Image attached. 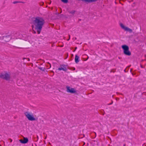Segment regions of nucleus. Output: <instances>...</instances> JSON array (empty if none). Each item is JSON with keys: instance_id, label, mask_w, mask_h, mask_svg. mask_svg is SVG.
<instances>
[{"instance_id": "1", "label": "nucleus", "mask_w": 146, "mask_h": 146, "mask_svg": "<svg viewBox=\"0 0 146 146\" xmlns=\"http://www.w3.org/2000/svg\"><path fill=\"white\" fill-rule=\"evenodd\" d=\"M33 22L34 25L33 26V28L34 27L38 34H39L42 30V26L45 23V21L42 17H36L33 18Z\"/></svg>"}, {"instance_id": "2", "label": "nucleus", "mask_w": 146, "mask_h": 146, "mask_svg": "<svg viewBox=\"0 0 146 146\" xmlns=\"http://www.w3.org/2000/svg\"><path fill=\"white\" fill-rule=\"evenodd\" d=\"M122 48L123 50V52L126 55L130 56L131 55V53L129 50V48L126 45H123L122 46Z\"/></svg>"}, {"instance_id": "3", "label": "nucleus", "mask_w": 146, "mask_h": 146, "mask_svg": "<svg viewBox=\"0 0 146 146\" xmlns=\"http://www.w3.org/2000/svg\"><path fill=\"white\" fill-rule=\"evenodd\" d=\"M25 116L29 120L33 121L36 120V119L34 117L32 113L27 112L25 113Z\"/></svg>"}, {"instance_id": "4", "label": "nucleus", "mask_w": 146, "mask_h": 146, "mask_svg": "<svg viewBox=\"0 0 146 146\" xmlns=\"http://www.w3.org/2000/svg\"><path fill=\"white\" fill-rule=\"evenodd\" d=\"M0 78L6 80H8L10 78V75L7 73H2L0 75Z\"/></svg>"}, {"instance_id": "5", "label": "nucleus", "mask_w": 146, "mask_h": 146, "mask_svg": "<svg viewBox=\"0 0 146 146\" xmlns=\"http://www.w3.org/2000/svg\"><path fill=\"white\" fill-rule=\"evenodd\" d=\"M120 25L121 28L125 31H128L130 33L132 32V30L131 29L125 26L122 23H120Z\"/></svg>"}, {"instance_id": "6", "label": "nucleus", "mask_w": 146, "mask_h": 146, "mask_svg": "<svg viewBox=\"0 0 146 146\" xmlns=\"http://www.w3.org/2000/svg\"><path fill=\"white\" fill-rule=\"evenodd\" d=\"M66 91L68 92L71 93H74L76 92L75 90L73 88L70 87L68 86L66 87Z\"/></svg>"}, {"instance_id": "7", "label": "nucleus", "mask_w": 146, "mask_h": 146, "mask_svg": "<svg viewBox=\"0 0 146 146\" xmlns=\"http://www.w3.org/2000/svg\"><path fill=\"white\" fill-rule=\"evenodd\" d=\"M67 70V66L64 64L60 65V67L58 69V70H62L65 72Z\"/></svg>"}, {"instance_id": "8", "label": "nucleus", "mask_w": 146, "mask_h": 146, "mask_svg": "<svg viewBox=\"0 0 146 146\" xmlns=\"http://www.w3.org/2000/svg\"><path fill=\"white\" fill-rule=\"evenodd\" d=\"M20 142L23 144H25L27 143L28 141V139L27 137H23V139L20 140Z\"/></svg>"}, {"instance_id": "9", "label": "nucleus", "mask_w": 146, "mask_h": 146, "mask_svg": "<svg viewBox=\"0 0 146 146\" xmlns=\"http://www.w3.org/2000/svg\"><path fill=\"white\" fill-rule=\"evenodd\" d=\"M0 39H3L5 42H8L10 39L11 38L10 37V36L9 35L5 37H2Z\"/></svg>"}, {"instance_id": "10", "label": "nucleus", "mask_w": 146, "mask_h": 146, "mask_svg": "<svg viewBox=\"0 0 146 146\" xmlns=\"http://www.w3.org/2000/svg\"><path fill=\"white\" fill-rule=\"evenodd\" d=\"M79 56H78L77 55H75V62L76 63H78L79 61Z\"/></svg>"}, {"instance_id": "11", "label": "nucleus", "mask_w": 146, "mask_h": 146, "mask_svg": "<svg viewBox=\"0 0 146 146\" xmlns=\"http://www.w3.org/2000/svg\"><path fill=\"white\" fill-rule=\"evenodd\" d=\"M83 1L88 3H91L96 1V0H82Z\"/></svg>"}, {"instance_id": "12", "label": "nucleus", "mask_w": 146, "mask_h": 146, "mask_svg": "<svg viewBox=\"0 0 146 146\" xmlns=\"http://www.w3.org/2000/svg\"><path fill=\"white\" fill-rule=\"evenodd\" d=\"M38 68H39V69H40V70H41L43 71H44L45 70V68H44L39 67H38Z\"/></svg>"}, {"instance_id": "13", "label": "nucleus", "mask_w": 146, "mask_h": 146, "mask_svg": "<svg viewBox=\"0 0 146 146\" xmlns=\"http://www.w3.org/2000/svg\"><path fill=\"white\" fill-rule=\"evenodd\" d=\"M75 11L74 10H72L71 11H68V12L69 13L72 14H73L75 12Z\"/></svg>"}, {"instance_id": "14", "label": "nucleus", "mask_w": 146, "mask_h": 146, "mask_svg": "<svg viewBox=\"0 0 146 146\" xmlns=\"http://www.w3.org/2000/svg\"><path fill=\"white\" fill-rule=\"evenodd\" d=\"M61 1L64 3H66L68 2V0H61Z\"/></svg>"}, {"instance_id": "15", "label": "nucleus", "mask_w": 146, "mask_h": 146, "mask_svg": "<svg viewBox=\"0 0 146 146\" xmlns=\"http://www.w3.org/2000/svg\"><path fill=\"white\" fill-rule=\"evenodd\" d=\"M20 2L17 1H14L13 2V3L14 4H16L19 3H20Z\"/></svg>"}, {"instance_id": "16", "label": "nucleus", "mask_w": 146, "mask_h": 146, "mask_svg": "<svg viewBox=\"0 0 146 146\" xmlns=\"http://www.w3.org/2000/svg\"><path fill=\"white\" fill-rule=\"evenodd\" d=\"M113 101H112L111 102V103H110V104H108V105H111V104H113Z\"/></svg>"}, {"instance_id": "17", "label": "nucleus", "mask_w": 146, "mask_h": 146, "mask_svg": "<svg viewBox=\"0 0 146 146\" xmlns=\"http://www.w3.org/2000/svg\"><path fill=\"white\" fill-rule=\"evenodd\" d=\"M116 100H119V98H116Z\"/></svg>"}, {"instance_id": "18", "label": "nucleus", "mask_w": 146, "mask_h": 146, "mask_svg": "<svg viewBox=\"0 0 146 146\" xmlns=\"http://www.w3.org/2000/svg\"><path fill=\"white\" fill-rule=\"evenodd\" d=\"M9 140L10 141V142H11L12 141V139H9Z\"/></svg>"}, {"instance_id": "19", "label": "nucleus", "mask_w": 146, "mask_h": 146, "mask_svg": "<svg viewBox=\"0 0 146 146\" xmlns=\"http://www.w3.org/2000/svg\"><path fill=\"white\" fill-rule=\"evenodd\" d=\"M34 33H36V32H35V31H34Z\"/></svg>"}, {"instance_id": "20", "label": "nucleus", "mask_w": 146, "mask_h": 146, "mask_svg": "<svg viewBox=\"0 0 146 146\" xmlns=\"http://www.w3.org/2000/svg\"><path fill=\"white\" fill-rule=\"evenodd\" d=\"M69 38H70V35H69Z\"/></svg>"}, {"instance_id": "21", "label": "nucleus", "mask_w": 146, "mask_h": 146, "mask_svg": "<svg viewBox=\"0 0 146 146\" xmlns=\"http://www.w3.org/2000/svg\"><path fill=\"white\" fill-rule=\"evenodd\" d=\"M77 48V47H75V50H76V49Z\"/></svg>"}, {"instance_id": "22", "label": "nucleus", "mask_w": 146, "mask_h": 146, "mask_svg": "<svg viewBox=\"0 0 146 146\" xmlns=\"http://www.w3.org/2000/svg\"><path fill=\"white\" fill-rule=\"evenodd\" d=\"M48 63L50 64V67H51V65H50V64L49 63Z\"/></svg>"}, {"instance_id": "23", "label": "nucleus", "mask_w": 146, "mask_h": 146, "mask_svg": "<svg viewBox=\"0 0 146 146\" xmlns=\"http://www.w3.org/2000/svg\"><path fill=\"white\" fill-rule=\"evenodd\" d=\"M46 137H45V139H46Z\"/></svg>"}, {"instance_id": "24", "label": "nucleus", "mask_w": 146, "mask_h": 146, "mask_svg": "<svg viewBox=\"0 0 146 146\" xmlns=\"http://www.w3.org/2000/svg\"><path fill=\"white\" fill-rule=\"evenodd\" d=\"M131 71H132V69H131V70H130V72H131Z\"/></svg>"}, {"instance_id": "25", "label": "nucleus", "mask_w": 146, "mask_h": 146, "mask_svg": "<svg viewBox=\"0 0 146 146\" xmlns=\"http://www.w3.org/2000/svg\"><path fill=\"white\" fill-rule=\"evenodd\" d=\"M63 45L61 46H60V47H63Z\"/></svg>"}, {"instance_id": "26", "label": "nucleus", "mask_w": 146, "mask_h": 146, "mask_svg": "<svg viewBox=\"0 0 146 146\" xmlns=\"http://www.w3.org/2000/svg\"><path fill=\"white\" fill-rule=\"evenodd\" d=\"M28 60H29H29H30V59H29V58H28Z\"/></svg>"}, {"instance_id": "27", "label": "nucleus", "mask_w": 146, "mask_h": 146, "mask_svg": "<svg viewBox=\"0 0 146 146\" xmlns=\"http://www.w3.org/2000/svg\"><path fill=\"white\" fill-rule=\"evenodd\" d=\"M132 75H134V74L133 73H132Z\"/></svg>"}, {"instance_id": "28", "label": "nucleus", "mask_w": 146, "mask_h": 146, "mask_svg": "<svg viewBox=\"0 0 146 146\" xmlns=\"http://www.w3.org/2000/svg\"><path fill=\"white\" fill-rule=\"evenodd\" d=\"M70 39V38H69V39H68V40H69Z\"/></svg>"}, {"instance_id": "29", "label": "nucleus", "mask_w": 146, "mask_h": 146, "mask_svg": "<svg viewBox=\"0 0 146 146\" xmlns=\"http://www.w3.org/2000/svg\"><path fill=\"white\" fill-rule=\"evenodd\" d=\"M57 14L58 15V14H59V13H57Z\"/></svg>"}, {"instance_id": "30", "label": "nucleus", "mask_w": 146, "mask_h": 146, "mask_svg": "<svg viewBox=\"0 0 146 146\" xmlns=\"http://www.w3.org/2000/svg\"><path fill=\"white\" fill-rule=\"evenodd\" d=\"M75 50H76L75 49V50H74V52H75Z\"/></svg>"}, {"instance_id": "31", "label": "nucleus", "mask_w": 146, "mask_h": 146, "mask_svg": "<svg viewBox=\"0 0 146 146\" xmlns=\"http://www.w3.org/2000/svg\"><path fill=\"white\" fill-rule=\"evenodd\" d=\"M75 70V68H74V69H73V70Z\"/></svg>"}, {"instance_id": "32", "label": "nucleus", "mask_w": 146, "mask_h": 146, "mask_svg": "<svg viewBox=\"0 0 146 146\" xmlns=\"http://www.w3.org/2000/svg\"><path fill=\"white\" fill-rule=\"evenodd\" d=\"M61 15V16L62 15Z\"/></svg>"}, {"instance_id": "33", "label": "nucleus", "mask_w": 146, "mask_h": 146, "mask_svg": "<svg viewBox=\"0 0 146 146\" xmlns=\"http://www.w3.org/2000/svg\"><path fill=\"white\" fill-rule=\"evenodd\" d=\"M124 71H125V70H124Z\"/></svg>"}, {"instance_id": "34", "label": "nucleus", "mask_w": 146, "mask_h": 146, "mask_svg": "<svg viewBox=\"0 0 146 146\" xmlns=\"http://www.w3.org/2000/svg\"><path fill=\"white\" fill-rule=\"evenodd\" d=\"M98 0H96V1H97Z\"/></svg>"}]
</instances>
